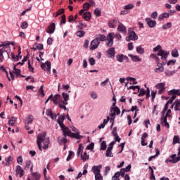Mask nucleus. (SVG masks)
Returning a JSON list of instances; mask_svg holds the SVG:
<instances>
[{
    "label": "nucleus",
    "instance_id": "obj_7",
    "mask_svg": "<svg viewBox=\"0 0 180 180\" xmlns=\"http://www.w3.org/2000/svg\"><path fill=\"white\" fill-rule=\"evenodd\" d=\"M126 41H130L139 40V36H137V34H136V32L133 30L131 28H129L128 30V37H126L125 38Z\"/></svg>",
    "mask_w": 180,
    "mask_h": 180
},
{
    "label": "nucleus",
    "instance_id": "obj_40",
    "mask_svg": "<svg viewBox=\"0 0 180 180\" xmlns=\"http://www.w3.org/2000/svg\"><path fill=\"white\" fill-rule=\"evenodd\" d=\"M81 158L83 161H86V160H89V155L86 153V152H84V154L80 155Z\"/></svg>",
    "mask_w": 180,
    "mask_h": 180
},
{
    "label": "nucleus",
    "instance_id": "obj_4",
    "mask_svg": "<svg viewBox=\"0 0 180 180\" xmlns=\"http://www.w3.org/2000/svg\"><path fill=\"white\" fill-rule=\"evenodd\" d=\"M0 44V61H4L5 58H11V55L6 50V45L4 44V42Z\"/></svg>",
    "mask_w": 180,
    "mask_h": 180
},
{
    "label": "nucleus",
    "instance_id": "obj_43",
    "mask_svg": "<svg viewBox=\"0 0 180 180\" xmlns=\"http://www.w3.org/2000/svg\"><path fill=\"white\" fill-rule=\"evenodd\" d=\"M172 57H174L175 58H176V57H179V53H178V49H174L172 51Z\"/></svg>",
    "mask_w": 180,
    "mask_h": 180
},
{
    "label": "nucleus",
    "instance_id": "obj_23",
    "mask_svg": "<svg viewBox=\"0 0 180 180\" xmlns=\"http://www.w3.org/2000/svg\"><path fill=\"white\" fill-rule=\"evenodd\" d=\"M52 101L55 105H58L61 101V96L59 94H56L52 98Z\"/></svg>",
    "mask_w": 180,
    "mask_h": 180
},
{
    "label": "nucleus",
    "instance_id": "obj_11",
    "mask_svg": "<svg viewBox=\"0 0 180 180\" xmlns=\"http://www.w3.org/2000/svg\"><path fill=\"white\" fill-rule=\"evenodd\" d=\"M165 162H166V164H168V162H171V164H176L177 162H179V161L178 160L176 154H172L165 161Z\"/></svg>",
    "mask_w": 180,
    "mask_h": 180
},
{
    "label": "nucleus",
    "instance_id": "obj_52",
    "mask_svg": "<svg viewBox=\"0 0 180 180\" xmlns=\"http://www.w3.org/2000/svg\"><path fill=\"white\" fill-rule=\"evenodd\" d=\"M150 58H153L154 60H155V61H160V58L157 56L156 54L152 53L150 56Z\"/></svg>",
    "mask_w": 180,
    "mask_h": 180
},
{
    "label": "nucleus",
    "instance_id": "obj_17",
    "mask_svg": "<svg viewBox=\"0 0 180 180\" xmlns=\"http://www.w3.org/2000/svg\"><path fill=\"white\" fill-rule=\"evenodd\" d=\"M145 20L147 22L148 26L150 28L155 27V26H157V22L151 20L150 18H146Z\"/></svg>",
    "mask_w": 180,
    "mask_h": 180
},
{
    "label": "nucleus",
    "instance_id": "obj_34",
    "mask_svg": "<svg viewBox=\"0 0 180 180\" xmlns=\"http://www.w3.org/2000/svg\"><path fill=\"white\" fill-rule=\"evenodd\" d=\"M108 84H110V85L112 88V84L110 83V81L109 80V78H107L105 81L102 82L101 83V86L105 87L108 85Z\"/></svg>",
    "mask_w": 180,
    "mask_h": 180
},
{
    "label": "nucleus",
    "instance_id": "obj_44",
    "mask_svg": "<svg viewBox=\"0 0 180 180\" xmlns=\"http://www.w3.org/2000/svg\"><path fill=\"white\" fill-rule=\"evenodd\" d=\"M77 37H84L85 36V31L79 30L76 32Z\"/></svg>",
    "mask_w": 180,
    "mask_h": 180
},
{
    "label": "nucleus",
    "instance_id": "obj_6",
    "mask_svg": "<svg viewBox=\"0 0 180 180\" xmlns=\"http://www.w3.org/2000/svg\"><path fill=\"white\" fill-rule=\"evenodd\" d=\"M167 117H171V109L167 110L166 115H162V117L160 118L161 124L167 129H169V123L167 121Z\"/></svg>",
    "mask_w": 180,
    "mask_h": 180
},
{
    "label": "nucleus",
    "instance_id": "obj_30",
    "mask_svg": "<svg viewBox=\"0 0 180 180\" xmlns=\"http://www.w3.org/2000/svg\"><path fill=\"white\" fill-rule=\"evenodd\" d=\"M96 39H98V41L100 40V41H106V40H108V36H105L104 34H98L97 38Z\"/></svg>",
    "mask_w": 180,
    "mask_h": 180
},
{
    "label": "nucleus",
    "instance_id": "obj_37",
    "mask_svg": "<svg viewBox=\"0 0 180 180\" xmlns=\"http://www.w3.org/2000/svg\"><path fill=\"white\" fill-rule=\"evenodd\" d=\"M172 27V22H167L162 26V29L167 30V29H171Z\"/></svg>",
    "mask_w": 180,
    "mask_h": 180
},
{
    "label": "nucleus",
    "instance_id": "obj_54",
    "mask_svg": "<svg viewBox=\"0 0 180 180\" xmlns=\"http://www.w3.org/2000/svg\"><path fill=\"white\" fill-rule=\"evenodd\" d=\"M150 18H152V19H157V18H158V13L157 11H154L150 15Z\"/></svg>",
    "mask_w": 180,
    "mask_h": 180
},
{
    "label": "nucleus",
    "instance_id": "obj_28",
    "mask_svg": "<svg viewBox=\"0 0 180 180\" xmlns=\"http://www.w3.org/2000/svg\"><path fill=\"white\" fill-rule=\"evenodd\" d=\"M11 158H12V157H11V156H8L7 158H5L6 162H2L3 165H4V166L11 165V162H12Z\"/></svg>",
    "mask_w": 180,
    "mask_h": 180
},
{
    "label": "nucleus",
    "instance_id": "obj_14",
    "mask_svg": "<svg viewBox=\"0 0 180 180\" xmlns=\"http://www.w3.org/2000/svg\"><path fill=\"white\" fill-rule=\"evenodd\" d=\"M169 95H172V98H170L172 101H175V99L176 98V95H179V96H180V90H170L169 91Z\"/></svg>",
    "mask_w": 180,
    "mask_h": 180
},
{
    "label": "nucleus",
    "instance_id": "obj_8",
    "mask_svg": "<svg viewBox=\"0 0 180 180\" xmlns=\"http://www.w3.org/2000/svg\"><path fill=\"white\" fill-rule=\"evenodd\" d=\"M128 85H129V82H127L125 84V86H127L128 90H130V89H133V91H136V89L138 90V92H139V96H144V95H146V90H144V89H140L139 86H129Z\"/></svg>",
    "mask_w": 180,
    "mask_h": 180
},
{
    "label": "nucleus",
    "instance_id": "obj_9",
    "mask_svg": "<svg viewBox=\"0 0 180 180\" xmlns=\"http://www.w3.org/2000/svg\"><path fill=\"white\" fill-rule=\"evenodd\" d=\"M120 115V109L117 107H111L110 108V117L111 120H115L116 119V115Z\"/></svg>",
    "mask_w": 180,
    "mask_h": 180
},
{
    "label": "nucleus",
    "instance_id": "obj_53",
    "mask_svg": "<svg viewBox=\"0 0 180 180\" xmlns=\"http://www.w3.org/2000/svg\"><path fill=\"white\" fill-rule=\"evenodd\" d=\"M28 26H29V24H27V22L24 21L21 25V29H27Z\"/></svg>",
    "mask_w": 180,
    "mask_h": 180
},
{
    "label": "nucleus",
    "instance_id": "obj_33",
    "mask_svg": "<svg viewBox=\"0 0 180 180\" xmlns=\"http://www.w3.org/2000/svg\"><path fill=\"white\" fill-rule=\"evenodd\" d=\"M91 12H86L83 14V19H85L86 21L91 20Z\"/></svg>",
    "mask_w": 180,
    "mask_h": 180
},
{
    "label": "nucleus",
    "instance_id": "obj_27",
    "mask_svg": "<svg viewBox=\"0 0 180 180\" xmlns=\"http://www.w3.org/2000/svg\"><path fill=\"white\" fill-rule=\"evenodd\" d=\"M129 57H130L134 63H137L139 61H141V58H139L137 56H134L132 54H129Z\"/></svg>",
    "mask_w": 180,
    "mask_h": 180
},
{
    "label": "nucleus",
    "instance_id": "obj_13",
    "mask_svg": "<svg viewBox=\"0 0 180 180\" xmlns=\"http://www.w3.org/2000/svg\"><path fill=\"white\" fill-rule=\"evenodd\" d=\"M99 44H101V42L98 39H94L91 41V45H90V50H96L98 47L99 46Z\"/></svg>",
    "mask_w": 180,
    "mask_h": 180
},
{
    "label": "nucleus",
    "instance_id": "obj_22",
    "mask_svg": "<svg viewBox=\"0 0 180 180\" xmlns=\"http://www.w3.org/2000/svg\"><path fill=\"white\" fill-rule=\"evenodd\" d=\"M64 101H62L63 105H68V101H70V95L67 93L62 94Z\"/></svg>",
    "mask_w": 180,
    "mask_h": 180
},
{
    "label": "nucleus",
    "instance_id": "obj_47",
    "mask_svg": "<svg viewBox=\"0 0 180 180\" xmlns=\"http://www.w3.org/2000/svg\"><path fill=\"white\" fill-rule=\"evenodd\" d=\"M127 81H131L133 82L134 85H136L137 84V80H136V78L131 77H127Z\"/></svg>",
    "mask_w": 180,
    "mask_h": 180
},
{
    "label": "nucleus",
    "instance_id": "obj_26",
    "mask_svg": "<svg viewBox=\"0 0 180 180\" xmlns=\"http://www.w3.org/2000/svg\"><path fill=\"white\" fill-rule=\"evenodd\" d=\"M33 122V115H28L25 120V124H30Z\"/></svg>",
    "mask_w": 180,
    "mask_h": 180
},
{
    "label": "nucleus",
    "instance_id": "obj_58",
    "mask_svg": "<svg viewBox=\"0 0 180 180\" xmlns=\"http://www.w3.org/2000/svg\"><path fill=\"white\" fill-rule=\"evenodd\" d=\"M115 144H116V141H112L110 144L108 148V150H113V146H115Z\"/></svg>",
    "mask_w": 180,
    "mask_h": 180
},
{
    "label": "nucleus",
    "instance_id": "obj_63",
    "mask_svg": "<svg viewBox=\"0 0 180 180\" xmlns=\"http://www.w3.org/2000/svg\"><path fill=\"white\" fill-rule=\"evenodd\" d=\"M83 9L84 11H88L89 9V3H85L83 5Z\"/></svg>",
    "mask_w": 180,
    "mask_h": 180
},
{
    "label": "nucleus",
    "instance_id": "obj_39",
    "mask_svg": "<svg viewBox=\"0 0 180 180\" xmlns=\"http://www.w3.org/2000/svg\"><path fill=\"white\" fill-rule=\"evenodd\" d=\"M176 143H180V138L177 135L174 136L172 144L173 146H175Z\"/></svg>",
    "mask_w": 180,
    "mask_h": 180
},
{
    "label": "nucleus",
    "instance_id": "obj_64",
    "mask_svg": "<svg viewBox=\"0 0 180 180\" xmlns=\"http://www.w3.org/2000/svg\"><path fill=\"white\" fill-rule=\"evenodd\" d=\"M91 97L92 98V99H96L98 98V94L93 91L91 93Z\"/></svg>",
    "mask_w": 180,
    "mask_h": 180
},
{
    "label": "nucleus",
    "instance_id": "obj_5",
    "mask_svg": "<svg viewBox=\"0 0 180 180\" xmlns=\"http://www.w3.org/2000/svg\"><path fill=\"white\" fill-rule=\"evenodd\" d=\"M153 51H158L157 56L161 57V60H167L168 58V54H169V52H167L161 49V45H158L155 47Z\"/></svg>",
    "mask_w": 180,
    "mask_h": 180
},
{
    "label": "nucleus",
    "instance_id": "obj_1",
    "mask_svg": "<svg viewBox=\"0 0 180 180\" xmlns=\"http://www.w3.org/2000/svg\"><path fill=\"white\" fill-rule=\"evenodd\" d=\"M46 131H44L38 134L37 137V144L39 150L43 151V150H48L49 146H50V138L46 137Z\"/></svg>",
    "mask_w": 180,
    "mask_h": 180
},
{
    "label": "nucleus",
    "instance_id": "obj_42",
    "mask_svg": "<svg viewBox=\"0 0 180 180\" xmlns=\"http://www.w3.org/2000/svg\"><path fill=\"white\" fill-rule=\"evenodd\" d=\"M38 95L41 96V98H44V91L43 90V86H41L39 91H38Z\"/></svg>",
    "mask_w": 180,
    "mask_h": 180
},
{
    "label": "nucleus",
    "instance_id": "obj_12",
    "mask_svg": "<svg viewBox=\"0 0 180 180\" xmlns=\"http://www.w3.org/2000/svg\"><path fill=\"white\" fill-rule=\"evenodd\" d=\"M156 89H158V95L162 94V92L165 91V82L159 83L155 85Z\"/></svg>",
    "mask_w": 180,
    "mask_h": 180
},
{
    "label": "nucleus",
    "instance_id": "obj_50",
    "mask_svg": "<svg viewBox=\"0 0 180 180\" xmlns=\"http://www.w3.org/2000/svg\"><path fill=\"white\" fill-rule=\"evenodd\" d=\"M73 155H74V153L72 150L69 151V155L66 159V161H70V160H72Z\"/></svg>",
    "mask_w": 180,
    "mask_h": 180
},
{
    "label": "nucleus",
    "instance_id": "obj_55",
    "mask_svg": "<svg viewBox=\"0 0 180 180\" xmlns=\"http://www.w3.org/2000/svg\"><path fill=\"white\" fill-rule=\"evenodd\" d=\"M95 180H103V176H102V174L101 173L99 174H96Z\"/></svg>",
    "mask_w": 180,
    "mask_h": 180
},
{
    "label": "nucleus",
    "instance_id": "obj_46",
    "mask_svg": "<svg viewBox=\"0 0 180 180\" xmlns=\"http://www.w3.org/2000/svg\"><path fill=\"white\" fill-rule=\"evenodd\" d=\"M149 169L150 170V179H155V176L154 175V169H153L151 166H149Z\"/></svg>",
    "mask_w": 180,
    "mask_h": 180
},
{
    "label": "nucleus",
    "instance_id": "obj_2",
    "mask_svg": "<svg viewBox=\"0 0 180 180\" xmlns=\"http://www.w3.org/2000/svg\"><path fill=\"white\" fill-rule=\"evenodd\" d=\"M115 39H116L117 41H120V40H122V34L119 32H110L107 34V43L105 44L107 47H112V46H113Z\"/></svg>",
    "mask_w": 180,
    "mask_h": 180
},
{
    "label": "nucleus",
    "instance_id": "obj_62",
    "mask_svg": "<svg viewBox=\"0 0 180 180\" xmlns=\"http://www.w3.org/2000/svg\"><path fill=\"white\" fill-rule=\"evenodd\" d=\"M176 63V60H170L167 62V65H174Z\"/></svg>",
    "mask_w": 180,
    "mask_h": 180
},
{
    "label": "nucleus",
    "instance_id": "obj_49",
    "mask_svg": "<svg viewBox=\"0 0 180 180\" xmlns=\"http://www.w3.org/2000/svg\"><path fill=\"white\" fill-rule=\"evenodd\" d=\"M106 141H103V142H101V150H106Z\"/></svg>",
    "mask_w": 180,
    "mask_h": 180
},
{
    "label": "nucleus",
    "instance_id": "obj_31",
    "mask_svg": "<svg viewBox=\"0 0 180 180\" xmlns=\"http://www.w3.org/2000/svg\"><path fill=\"white\" fill-rule=\"evenodd\" d=\"M57 122H58L60 127L65 126L64 123H63V122H64V116H63V115L59 116V117L57 120Z\"/></svg>",
    "mask_w": 180,
    "mask_h": 180
},
{
    "label": "nucleus",
    "instance_id": "obj_29",
    "mask_svg": "<svg viewBox=\"0 0 180 180\" xmlns=\"http://www.w3.org/2000/svg\"><path fill=\"white\" fill-rule=\"evenodd\" d=\"M84 151V146H82V143L79 144V147L77 148V157H79L82 154V152Z\"/></svg>",
    "mask_w": 180,
    "mask_h": 180
},
{
    "label": "nucleus",
    "instance_id": "obj_21",
    "mask_svg": "<svg viewBox=\"0 0 180 180\" xmlns=\"http://www.w3.org/2000/svg\"><path fill=\"white\" fill-rule=\"evenodd\" d=\"M169 13H162L158 16V20L159 22H161L162 20H164V19L169 18Z\"/></svg>",
    "mask_w": 180,
    "mask_h": 180
},
{
    "label": "nucleus",
    "instance_id": "obj_35",
    "mask_svg": "<svg viewBox=\"0 0 180 180\" xmlns=\"http://www.w3.org/2000/svg\"><path fill=\"white\" fill-rule=\"evenodd\" d=\"M175 70H167L165 72V74L166 75V77H172V75H174V74H175Z\"/></svg>",
    "mask_w": 180,
    "mask_h": 180
},
{
    "label": "nucleus",
    "instance_id": "obj_41",
    "mask_svg": "<svg viewBox=\"0 0 180 180\" xmlns=\"http://www.w3.org/2000/svg\"><path fill=\"white\" fill-rule=\"evenodd\" d=\"M86 24L83 23L82 21H80L77 27L79 29V30H82V29H84V27H86Z\"/></svg>",
    "mask_w": 180,
    "mask_h": 180
},
{
    "label": "nucleus",
    "instance_id": "obj_20",
    "mask_svg": "<svg viewBox=\"0 0 180 180\" xmlns=\"http://www.w3.org/2000/svg\"><path fill=\"white\" fill-rule=\"evenodd\" d=\"M56 30V24L54 22H52L48 27V30H46V33H49V34H52V33Z\"/></svg>",
    "mask_w": 180,
    "mask_h": 180
},
{
    "label": "nucleus",
    "instance_id": "obj_15",
    "mask_svg": "<svg viewBox=\"0 0 180 180\" xmlns=\"http://www.w3.org/2000/svg\"><path fill=\"white\" fill-rule=\"evenodd\" d=\"M117 32H119L120 33H122V34H126V33H127V28L126 27V26H124V25L120 23L117 27Z\"/></svg>",
    "mask_w": 180,
    "mask_h": 180
},
{
    "label": "nucleus",
    "instance_id": "obj_60",
    "mask_svg": "<svg viewBox=\"0 0 180 180\" xmlns=\"http://www.w3.org/2000/svg\"><path fill=\"white\" fill-rule=\"evenodd\" d=\"M94 14L96 15V16H101V9L99 8H96L94 11Z\"/></svg>",
    "mask_w": 180,
    "mask_h": 180
},
{
    "label": "nucleus",
    "instance_id": "obj_48",
    "mask_svg": "<svg viewBox=\"0 0 180 180\" xmlns=\"http://www.w3.org/2000/svg\"><path fill=\"white\" fill-rule=\"evenodd\" d=\"M33 179L34 180H39L40 179V174L39 172H36L32 174Z\"/></svg>",
    "mask_w": 180,
    "mask_h": 180
},
{
    "label": "nucleus",
    "instance_id": "obj_51",
    "mask_svg": "<svg viewBox=\"0 0 180 180\" xmlns=\"http://www.w3.org/2000/svg\"><path fill=\"white\" fill-rule=\"evenodd\" d=\"M105 155L106 157H113V153H112V150L107 149Z\"/></svg>",
    "mask_w": 180,
    "mask_h": 180
},
{
    "label": "nucleus",
    "instance_id": "obj_56",
    "mask_svg": "<svg viewBox=\"0 0 180 180\" xmlns=\"http://www.w3.org/2000/svg\"><path fill=\"white\" fill-rule=\"evenodd\" d=\"M58 105L60 109H63V110H67V107L65 106V104L63 103V102L58 103Z\"/></svg>",
    "mask_w": 180,
    "mask_h": 180
},
{
    "label": "nucleus",
    "instance_id": "obj_18",
    "mask_svg": "<svg viewBox=\"0 0 180 180\" xmlns=\"http://www.w3.org/2000/svg\"><path fill=\"white\" fill-rule=\"evenodd\" d=\"M101 169H102V165H99L98 166H93L91 171L94 175H98L101 174Z\"/></svg>",
    "mask_w": 180,
    "mask_h": 180
},
{
    "label": "nucleus",
    "instance_id": "obj_32",
    "mask_svg": "<svg viewBox=\"0 0 180 180\" xmlns=\"http://www.w3.org/2000/svg\"><path fill=\"white\" fill-rule=\"evenodd\" d=\"M124 58H127V56H125L123 54H120L117 56V61H119V63H123Z\"/></svg>",
    "mask_w": 180,
    "mask_h": 180
},
{
    "label": "nucleus",
    "instance_id": "obj_57",
    "mask_svg": "<svg viewBox=\"0 0 180 180\" xmlns=\"http://www.w3.org/2000/svg\"><path fill=\"white\" fill-rule=\"evenodd\" d=\"M89 63H90L91 65H95V64H96L95 58H89Z\"/></svg>",
    "mask_w": 180,
    "mask_h": 180
},
{
    "label": "nucleus",
    "instance_id": "obj_16",
    "mask_svg": "<svg viewBox=\"0 0 180 180\" xmlns=\"http://www.w3.org/2000/svg\"><path fill=\"white\" fill-rule=\"evenodd\" d=\"M106 53L109 58H113L116 55V49L115 47H111L107 50Z\"/></svg>",
    "mask_w": 180,
    "mask_h": 180
},
{
    "label": "nucleus",
    "instance_id": "obj_10",
    "mask_svg": "<svg viewBox=\"0 0 180 180\" xmlns=\"http://www.w3.org/2000/svg\"><path fill=\"white\" fill-rule=\"evenodd\" d=\"M41 68L44 71H48V74L51 73V63L50 61L47 60L45 63H41Z\"/></svg>",
    "mask_w": 180,
    "mask_h": 180
},
{
    "label": "nucleus",
    "instance_id": "obj_38",
    "mask_svg": "<svg viewBox=\"0 0 180 180\" xmlns=\"http://www.w3.org/2000/svg\"><path fill=\"white\" fill-rule=\"evenodd\" d=\"M134 8V4H129L124 6L123 9L125 11H130Z\"/></svg>",
    "mask_w": 180,
    "mask_h": 180
},
{
    "label": "nucleus",
    "instance_id": "obj_45",
    "mask_svg": "<svg viewBox=\"0 0 180 180\" xmlns=\"http://www.w3.org/2000/svg\"><path fill=\"white\" fill-rule=\"evenodd\" d=\"M136 51L138 54H144V49L141 47V46H139L136 48Z\"/></svg>",
    "mask_w": 180,
    "mask_h": 180
},
{
    "label": "nucleus",
    "instance_id": "obj_36",
    "mask_svg": "<svg viewBox=\"0 0 180 180\" xmlns=\"http://www.w3.org/2000/svg\"><path fill=\"white\" fill-rule=\"evenodd\" d=\"M11 120L8 121L9 126H15V123H16V120H18V118L15 117H11Z\"/></svg>",
    "mask_w": 180,
    "mask_h": 180
},
{
    "label": "nucleus",
    "instance_id": "obj_59",
    "mask_svg": "<svg viewBox=\"0 0 180 180\" xmlns=\"http://www.w3.org/2000/svg\"><path fill=\"white\" fill-rule=\"evenodd\" d=\"M94 147H95V144L94 143H91L90 144H89L86 147V150H92Z\"/></svg>",
    "mask_w": 180,
    "mask_h": 180
},
{
    "label": "nucleus",
    "instance_id": "obj_24",
    "mask_svg": "<svg viewBox=\"0 0 180 180\" xmlns=\"http://www.w3.org/2000/svg\"><path fill=\"white\" fill-rule=\"evenodd\" d=\"M30 168L32 172L33 171V165H32V161L27 160L24 167V169H29Z\"/></svg>",
    "mask_w": 180,
    "mask_h": 180
},
{
    "label": "nucleus",
    "instance_id": "obj_25",
    "mask_svg": "<svg viewBox=\"0 0 180 180\" xmlns=\"http://www.w3.org/2000/svg\"><path fill=\"white\" fill-rule=\"evenodd\" d=\"M18 56V55L15 56L12 52L11 53V56L13 61H19V60L22 58V56H20V52L19 53Z\"/></svg>",
    "mask_w": 180,
    "mask_h": 180
},
{
    "label": "nucleus",
    "instance_id": "obj_61",
    "mask_svg": "<svg viewBox=\"0 0 180 180\" xmlns=\"http://www.w3.org/2000/svg\"><path fill=\"white\" fill-rule=\"evenodd\" d=\"M164 71V67L162 68H156L155 69V72H162Z\"/></svg>",
    "mask_w": 180,
    "mask_h": 180
},
{
    "label": "nucleus",
    "instance_id": "obj_19",
    "mask_svg": "<svg viewBox=\"0 0 180 180\" xmlns=\"http://www.w3.org/2000/svg\"><path fill=\"white\" fill-rule=\"evenodd\" d=\"M15 174L16 175H19L20 178H22V176L25 175V171L22 168V167L18 165L16 167Z\"/></svg>",
    "mask_w": 180,
    "mask_h": 180
},
{
    "label": "nucleus",
    "instance_id": "obj_3",
    "mask_svg": "<svg viewBox=\"0 0 180 180\" xmlns=\"http://www.w3.org/2000/svg\"><path fill=\"white\" fill-rule=\"evenodd\" d=\"M60 129L65 137H67V136H68L69 137H73L74 139H81V136L79 135V134L72 133L68 127H65V125L60 127Z\"/></svg>",
    "mask_w": 180,
    "mask_h": 180
}]
</instances>
